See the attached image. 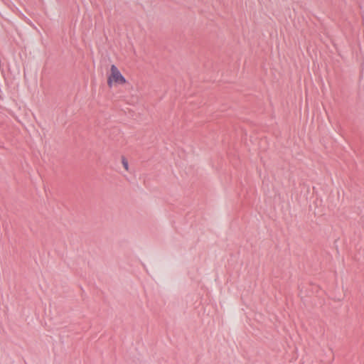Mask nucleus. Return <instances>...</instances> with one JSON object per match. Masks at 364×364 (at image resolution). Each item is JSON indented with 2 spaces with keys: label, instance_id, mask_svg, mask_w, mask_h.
I'll list each match as a JSON object with an SVG mask.
<instances>
[{
  "label": "nucleus",
  "instance_id": "1",
  "mask_svg": "<svg viewBox=\"0 0 364 364\" xmlns=\"http://www.w3.org/2000/svg\"><path fill=\"white\" fill-rule=\"evenodd\" d=\"M128 83L126 77L122 75L119 69L112 65L107 74V84L109 88L122 87Z\"/></svg>",
  "mask_w": 364,
  "mask_h": 364
},
{
  "label": "nucleus",
  "instance_id": "2",
  "mask_svg": "<svg viewBox=\"0 0 364 364\" xmlns=\"http://www.w3.org/2000/svg\"><path fill=\"white\" fill-rule=\"evenodd\" d=\"M122 164L123 167L125 168L126 171L129 170V164L127 160L125 158H122Z\"/></svg>",
  "mask_w": 364,
  "mask_h": 364
}]
</instances>
